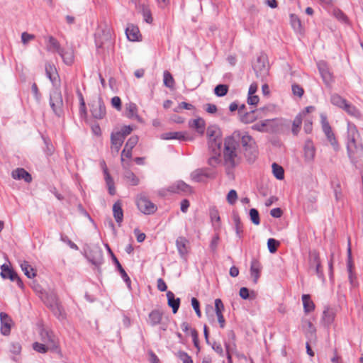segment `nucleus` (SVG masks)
<instances>
[{
    "mask_svg": "<svg viewBox=\"0 0 363 363\" xmlns=\"http://www.w3.org/2000/svg\"><path fill=\"white\" fill-rule=\"evenodd\" d=\"M21 268L24 272V274L29 279L33 278L36 276L35 271L32 266L27 261H23L21 263Z\"/></svg>",
    "mask_w": 363,
    "mask_h": 363,
    "instance_id": "7c9ffc66",
    "label": "nucleus"
},
{
    "mask_svg": "<svg viewBox=\"0 0 363 363\" xmlns=\"http://www.w3.org/2000/svg\"><path fill=\"white\" fill-rule=\"evenodd\" d=\"M303 152L305 160L307 162H313L315 158V149L311 140L306 141Z\"/></svg>",
    "mask_w": 363,
    "mask_h": 363,
    "instance_id": "a211bd4d",
    "label": "nucleus"
},
{
    "mask_svg": "<svg viewBox=\"0 0 363 363\" xmlns=\"http://www.w3.org/2000/svg\"><path fill=\"white\" fill-rule=\"evenodd\" d=\"M178 357L183 363H193L191 357L185 352L179 351Z\"/></svg>",
    "mask_w": 363,
    "mask_h": 363,
    "instance_id": "69168bd1",
    "label": "nucleus"
},
{
    "mask_svg": "<svg viewBox=\"0 0 363 363\" xmlns=\"http://www.w3.org/2000/svg\"><path fill=\"white\" fill-rule=\"evenodd\" d=\"M302 120H303V118H301V114L297 115L296 116V118H294V120L293 121L292 130H291L292 133L294 135H298L300 128H301V123H302Z\"/></svg>",
    "mask_w": 363,
    "mask_h": 363,
    "instance_id": "09e8293b",
    "label": "nucleus"
},
{
    "mask_svg": "<svg viewBox=\"0 0 363 363\" xmlns=\"http://www.w3.org/2000/svg\"><path fill=\"white\" fill-rule=\"evenodd\" d=\"M190 177L191 180L195 182H203L206 179L214 178L215 174L207 168H201L192 172Z\"/></svg>",
    "mask_w": 363,
    "mask_h": 363,
    "instance_id": "1a4fd4ad",
    "label": "nucleus"
},
{
    "mask_svg": "<svg viewBox=\"0 0 363 363\" xmlns=\"http://www.w3.org/2000/svg\"><path fill=\"white\" fill-rule=\"evenodd\" d=\"M31 91L34 96L35 101L40 103L41 101V94L39 91L38 87L35 83H33L31 86Z\"/></svg>",
    "mask_w": 363,
    "mask_h": 363,
    "instance_id": "338daca9",
    "label": "nucleus"
},
{
    "mask_svg": "<svg viewBox=\"0 0 363 363\" xmlns=\"http://www.w3.org/2000/svg\"><path fill=\"white\" fill-rule=\"evenodd\" d=\"M147 323L152 327L160 325V330L165 331L167 324L163 321V312L160 309L152 310L148 315Z\"/></svg>",
    "mask_w": 363,
    "mask_h": 363,
    "instance_id": "423d86ee",
    "label": "nucleus"
},
{
    "mask_svg": "<svg viewBox=\"0 0 363 363\" xmlns=\"http://www.w3.org/2000/svg\"><path fill=\"white\" fill-rule=\"evenodd\" d=\"M272 167L274 176L277 179H283L284 177V170L283 167L275 162L272 164Z\"/></svg>",
    "mask_w": 363,
    "mask_h": 363,
    "instance_id": "c03bdc74",
    "label": "nucleus"
},
{
    "mask_svg": "<svg viewBox=\"0 0 363 363\" xmlns=\"http://www.w3.org/2000/svg\"><path fill=\"white\" fill-rule=\"evenodd\" d=\"M33 348L35 351L42 354L46 353L48 351L45 343H40L38 342L33 344Z\"/></svg>",
    "mask_w": 363,
    "mask_h": 363,
    "instance_id": "e2e57ef3",
    "label": "nucleus"
},
{
    "mask_svg": "<svg viewBox=\"0 0 363 363\" xmlns=\"http://www.w3.org/2000/svg\"><path fill=\"white\" fill-rule=\"evenodd\" d=\"M1 276L3 279H9L11 281H16L19 287H23V282L12 269L9 268L8 265L4 264L1 266Z\"/></svg>",
    "mask_w": 363,
    "mask_h": 363,
    "instance_id": "9b49d317",
    "label": "nucleus"
},
{
    "mask_svg": "<svg viewBox=\"0 0 363 363\" xmlns=\"http://www.w3.org/2000/svg\"><path fill=\"white\" fill-rule=\"evenodd\" d=\"M269 123V120L266 119L259 123L254 124L251 128L252 130L261 133H269L268 126Z\"/></svg>",
    "mask_w": 363,
    "mask_h": 363,
    "instance_id": "79ce46f5",
    "label": "nucleus"
},
{
    "mask_svg": "<svg viewBox=\"0 0 363 363\" xmlns=\"http://www.w3.org/2000/svg\"><path fill=\"white\" fill-rule=\"evenodd\" d=\"M350 116L359 118L361 117L360 111L352 104L347 101L346 105L342 108Z\"/></svg>",
    "mask_w": 363,
    "mask_h": 363,
    "instance_id": "2f4dec72",
    "label": "nucleus"
},
{
    "mask_svg": "<svg viewBox=\"0 0 363 363\" xmlns=\"http://www.w3.org/2000/svg\"><path fill=\"white\" fill-rule=\"evenodd\" d=\"M205 125V121L201 118H198L189 121V126L195 129L200 134H203Z\"/></svg>",
    "mask_w": 363,
    "mask_h": 363,
    "instance_id": "5701e85b",
    "label": "nucleus"
},
{
    "mask_svg": "<svg viewBox=\"0 0 363 363\" xmlns=\"http://www.w3.org/2000/svg\"><path fill=\"white\" fill-rule=\"evenodd\" d=\"M228 86L226 84H218L214 89V93L216 96L221 97L227 94Z\"/></svg>",
    "mask_w": 363,
    "mask_h": 363,
    "instance_id": "864d4df0",
    "label": "nucleus"
},
{
    "mask_svg": "<svg viewBox=\"0 0 363 363\" xmlns=\"http://www.w3.org/2000/svg\"><path fill=\"white\" fill-rule=\"evenodd\" d=\"M311 268H314L318 277L323 281L325 280L323 272L321 269L320 258L318 254H313L310 259Z\"/></svg>",
    "mask_w": 363,
    "mask_h": 363,
    "instance_id": "6ab92c4d",
    "label": "nucleus"
},
{
    "mask_svg": "<svg viewBox=\"0 0 363 363\" xmlns=\"http://www.w3.org/2000/svg\"><path fill=\"white\" fill-rule=\"evenodd\" d=\"M304 326L307 327L306 331V335L308 338H312L315 337V332L316 329L313 325V323L309 321L306 320L304 322Z\"/></svg>",
    "mask_w": 363,
    "mask_h": 363,
    "instance_id": "de8ad7c7",
    "label": "nucleus"
},
{
    "mask_svg": "<svg viewBox=\"0 0 363 363\" xmlns=\"http://www.w3.org/2000/svg\"><path fill=\"white\" fill-rule=\"evenodd\" d=\"M302 301L303 305L304 311L306 313L311 312L315 308L313 302L311 300L310 295L303 294L302 296Z\"/></svg>",
    "mask_w": 363,
    "mask_h": 363,
    "instance_id": "58836bf2",
    "label": "nucleus"
},
{
    "mask_svg": "<svg viewBox=\"0 0 363 363\" xmlns=\"http://www.w3.org/2000/svg\"><path fill=\"white\" fill-rule=\"evenodd\" d=\"M104 179L106 181V184L108 187V193L112 196L115 195L116 188L114 186L113 179H112L111 176L110 174L106 175L104 177Z\"/></svg>",
    "mask_w": 363,
    "mask_h": 363,
    "instance_id": "603ef678",
    "label": "nucleus"
},
{
    "mask_svg": "<svg viewBox=\"0 0 363 363\" xmlns=\"http://www.w3.org/2000/svg\"><path fill=\"white\" fill-rule=\"evenodd\" d=\"M238 199V194L235 190L232 189L230 190L228 195H227V201L228 202L233 205L236 202V200Z\"/></svg>",
    "mask_w": 363,
    "mask_h": 363,
    "instance_id": "774afa93",
    "label": "nucleus"
},
{
    "mask_svg": "<svg viewBox=\"0 0 363 363\" xmlns=\"http://www.w3.org/2000/svg\"><path fill=\"white\" fill-rule=\"evenodd\" d=\"M333 15L341 22L347 23L348 21L347 16L340 9L335 8L333 10Z\"/></svg>",
    "mask_w": 363,
    "mask_h": 363,
    "instance_id": "6e6d98bb",
    "label": "nucleus"
},
{
    "mask_svg": "<svg viewBox=\"0 0 363 363\" xmlns=\"http://www.w3.org/2000/svg\"><path fill=\"white\" fill-rule=\"evenodd\" d=\"M43 340L48 351L60 353V350L58 343L52 333L43 331L41 333Z\"/></svg>",
    "mask_w": 363,
    "mask_h": 363,
    "instance_id": "9d476101",
    "label": "nucleus"
},
{
    "mask_svg": "<svg viewBox=\"0 0 363 363\" xmlns=\"http://www.w3.org/2000/svg\"><path fill=\"white\" fill-rule=\"evenodd\" d=\"M239 295L242 299H254L255 298V293L252 291L250 293L249 289L246 287H242L240 289Z\"/></svg>",
    "mask_w": 363,
    "mask_h": 363,
    "instance_id": "3c124183",
    "label": "nucleus"
},
{
    "mask_svg": "<svg viewBox=\"0 0 363 363\" xmlns=\"http://www.w3.org/2000/svg\"><path fill=\"white\" fill-rule=\"evenodd\" d=\"M138 142L137 135L131 136L126 142L124 149L121 152V161H124V157L130 158L132 157V150Z\"/></svg>",
    "mask_w": 363,
    "mask_h": 363,
    "instance_id": "4468645a",
    "label": "nucleus"
},
{
    "mask_svg": "<svg viewBox=\"0 0 363 363\" xmlns=\"http://www.w3.org/2000/svg\"><path fill=\"white\" fill-rule=\"evenodd\" d=\"M167 191L174 194H190L192 191L191 187L183 181H177L169 186Z\"/></svg>",
    "mask_w": 363,
    "mask_h": 363,
    "instance_id": "f8f14e48",
    "label": "nucleus"
},
{
    "mask_svg": "<svg viewBox=\"0 0 363 363\" xmlns=\"http://www.w3.org/2000/svg\"><path fill=\"white\" fill-rule=\"evenodd\" d=\"M49 104L53 113L57 116L61 117L63 115V99L59 86H55L51 90Z\"/></svg>",
    "mask_w": 363,
    "mask_h": 363,
    "instance_id": "20e7f679",
    "label": "nucleus"
},
{
    "mask_svg": "<svg viewBox=\"0 0 363 363\" xmlns=\"http://www.w3.org/2000/svg\"><path fill=\"white\" fill-rule=\"evenodd\" d=\"M220 162V154H213L208 160V164L212 167H216Z\"/></svg>",
    "mask_w": 363,
    "mask_h": 363,
    "instance_id": "13d9d810",
    "label": "nucleus"
},
{
    "mask_svg": "<svg viewBox=\"0 0 363 363\" xmlns=\"http://www.w3.org/2000/svg\"><path fill=\"white\" fill-rule=\"evenodd\" d=\"M125 177L130 182L131 185L136 186L139 184V179L133 172H127Z\"/></svg>",
    "mask_w": 363,
    "mask_h": 363,
    "instance_id": "680f3d73",
    "label": "nucleus"
},
{
    "mask_svg": "<svg viewBox=\"0 0 363 363\" xmlns=\"http://www.w3.org/2000/svg\"><path fill=\"white\" fill-rule=\"evenodd\" d=\"M240 121L245 124L251 123L257 120V116L256 115V111L252 110L248 112H245L241 116H240Z\"/></svg>",
    "mask_w": 363,
    "mask_h": 363,
    "instance_id": "473e14b6",
    "label": "nucleus"
},
{
    "mask_svg": "<svg viewBox=\"0 0 363 363\" xmlns=\"http://www.w3.org/2000/svg\"><path fill=\"white\" fill-rule=\"evenodd\" d=\"M347 100L337 94H333L330 96V102L335 106L342 108L346 105Z\"/></svg>",
    "mask_w": 363,
    "mask_h": 363,
    "instance_id": "ea45409f",
    "label": "nucleus"
},
{
    "mask_svg": "<svg viewBox=\"0 0 363 363\" xmlns=\"http://www.w3.org/2000/svg\"><path fill=\"white\" fill-rule=\"evenodd\" d=\"M221 140L220 138L208 140V148L213 154H220Z\"/></svg>",
    "mask_w": 363,
    "mask_h": 363,
    "instance_id": "c9c22d12",
    "label": "nucleus"
},
{
    "mask_svg": "<svg viewBox=\"0 0 363 363\" xmlns=\"http://www.w3.org/2000/svg\"><path fill=\"white\" fill-rule=\"evenodd\" d=\"M167 298L169 306L172 308L173 313H176L179 308L180 299L175 298L174 293L170 291L167 293Z\"/></svg>",
    "mask_w": 363,
    "mask_h": 363,
    "instance_id": "b1692460",
    "label": "nucleus"
},
{
    "mask_svg": "<svg viewBox=\"0 0 363 363\" xmlns=\"http://www.w3.org/2000/svg\"><path fill=\"white\" fill-rule=\"evenodd\" d=\"M163 82L165 86L168 88H173L174 86V79L171 74V73L168 71H164L163 74Z\"/></svg>",
    "mask_w": 363,
    "mask_h": 363,
    "instance_id": "8fccbe9b",
    "label": "nucleus"
},
{
    "mask_svg": "<svg viewBox=\"0 0 363 363\" xmlns=\"http://www.w3.org/2000/svg\"><path fill=\"white\" fill-rule=\"evenodd\" d=\"M331 186L333 189L334 196L337 202H339L342 200L343 194L342 192V188L340 183L338 180L332 181Z\"/></svg>",
    "mask_w": 363,
    "mask_h": 363,
    "instance_id": "c756f323",
    "label": "nucleus"
},
{
    "mask_svg": "<svg viewBox=\"0 0 363 363\" xmlns=\"http://www.w3.org/2000/svg\"><path fill=\"white\" fill-rule=\"evenodd\" d=\"M47 50L50 52H57L62 50L59 42L52 36H50L48 38V44L47 45Z\"/></svg>",
    "mask_w": 363,
    "mask_h": 363,
    "instance_id": "72a5a7b5",
    "label": "nucleus"
},
{
    "mask_svg": "<svg viewBox=\"0 0 363 363\" xmlns=\"http://www.w3.org/2000/svg\"><path fill=\"white\" fill-rule=\"evenodd\" d=\"M269 123L268 126L269 133H275L279 130L280 127L282 126L283 122L281 119H269Z\"/></svg>",
    "mask_w": 363,
    "mask_h": 363,
    "instance_id": "37998d69",
    "label": "nucleus"
},
{
    "mask_svg": "<svg viewBox=\"0 0 363 363\" xmlns=\"http://www.w3.org/2000/svg\"><path fill=\"white\" fill-rule=\"evenodd\" d=\"M49 307L55 315L58 318H63L64 313L62 312V307L57 303V300L55 296H52V302L50 303Z\"/></svg>",
    "mask_w": 363,
    "mask_h": 363,
    "instance_id": "a878e982",
    "label": "nucleus"
},
{
    "mask_svg": "<svg viewBox=\"0 0 363 363\" xmlns=\"http://www.w3.org/2000/svg\"><path fill=\"white\" fill-rule=\"evenodd\" d=\"M290 22L291 24V26L296 31H300L301 29V23L298 17V16L295 14H291L290 15Z\"/></svg>",
    "mask_w": 363,
    "mask_h": 363,
    "instance_id": "5fc2aeb1",
    "label": "nucleus"
},
{
    "mask_svg": "<svg viewBox=\"0 0 363 363\" xmlns=\"http://www.w3.org/2000/svg\"><path fill=\"white\" fill-rule=\"evenodd\" d=\"M238 133L230 135L225 138L224 143L223 159L224 165L228 174L232 173V170L237 167L240 161L241 157L238 154V144L234 138H238Z\"/></svg>",
    "mask_w": 363,
    "mask_h": 363,
    "instance_id": "f03ea898",
    "label": "nucleus"
},
{
    "mask_svg": "<svg viewBox=\"0 0 363 363\" xmlns=\"http://www.w3.org/2000/svg\"><path fill=\"white\" fill-rule=\"evenodd\" d=\"M260 270H261V264L260 262L256 259H252L251 261L250 266V274L252 277L253 278L254 284H257L260 276Z\"/></svg>",
    "mask_w": 363,
    "mask_h": 363,
    "instance_id": "aec40b11",
    "label": "nucleus"
},
{
    "mask_svg": "<svg viewBox=\"0 0 363 363\" xmlns=\"http://www.w3.org/2000/svg\"><path fill=\"white\" fill-rule=\"evenodd\" d=\"M89 260L96 267L101 266L104 260L102 251L99 250L95 252V255H90L89 256Z\"/></svg>",
    "mask_w": 363,
    "mask_h": 363,
    "instance_id": "e433bc0d",
    "label": "nucleus"
},
{
    "mask_svg": "<svg viewBox=\"0 0 363 363\" xmlns=\"http://www.w3.org/2000/svg\"><path fill=\"white\" fill-rule=\"evenodd\" d=\"M347 269L349 274V280L350 284L354 286V279L355 276L354 275L352 272V268H353V262L352 259V250H351V242L350 239H348V243H347Z\"/></svg>",
    "mask_w": 363,
    "mask_h": 363,
    "instance_id": "dca6fc26",
    "label": "nucleus"
},
{
    "mask_svg": "<svg viewBox=\"0 0 363 363\" xmlns=\"http://www.w3.org/2000/svg\"><path fill=\"white\" fill-rule=\"evenodd\" d=\"M207 135L208 137V140L220 138V137L218 135V130L215 126H211V127L208 128Z\"/></svg>",
    "mask_w": 363,
    "mask_h": 363,
    "instance_id": "052dcab7",
    "label": "nucleus"
},
{
    "mask_svg": "<svg viewBox=\"0 0 363 363\" xmlns=\"http://www.w3.org/2000/svg\"><path fill=\"white\" fill-rule=\"evenodd\" d=\"M91 113L96 119H102L106 116V106L101 98L94 100L91 104Z\"/></svg>",
    "mask_w": 363,
    "mask_h": 363,
    "instance_id": "6e6552de",
    "label": "nucleus"
},
{
    "mask_svg": "<svg viewBox=\"0 0 363 363\" xmlns=\"http://www.w3.org/2000/svg\"><path fill=\"white\" fill-rule=\"evenodd\" d=\"M136 204L138 209L144 214H152L157 211V206L144 194L137 196Z\"/></svg>",
    "mask_w": 363,
    "mask_h": 363,
    "instance_id": "39448f33",
    "label": "nucleus"
},
{
    "mask_svg": "<svg viewBox=\"0 0 363 363\" xmlns=\"http://www.w3.org/2000/svg\"><path fill=\"white\" fill-rule=\"evenodd\" d=\"M235 133H238V138H234L235 141L238 144L239 147L240 143H241L242 147L245 149V156L250 163H252L257 158V150L254 146L252 138L247 133H242L240 130H235L231 135H234Z\"/></svg>",
    "mask_w": 363,
    "mask_h": 363,
    "instance_id": "7ed1b4c3",
    "label": "nucleus"
},
{
    "mask_svg": "<svg viewBox=\"0 0 363 363\" xmlns=\"http://www.w3.org/2000/svg\"><path fill=\"white\" fill-rule=\"evenodd\" d=\"M253 69L257 77L262 79L265 77L269 72V65L266 57L263 55L258 57L253 65Z\"/></svg>",
    "mask_w": 363,
    "mask_h": 363,
    "instance_id": "0eeeda50",
    "label": "nucleus"
},
{
    "mask_svg": "<svg viewBox=\"0 0 363 363\" xmlns=\"http://www.w3.org/2000/svg\"><path fill=\"white\" fill-rule=\"evenodd\" d=\"M138 9L143 16L144 21L147 23H151L153 19L150 8L145 4H142L139 6Z\"/></svg>",
    "mask_w": 363,
    "mask_h": 363,
    "instance_id": "f704fd0d",
    "label": "nucleus"
},
{
    "mask_svg": "<svg viewBox=\"0 0 363 363\" xmlns=\"http://www.w3.org/2000/svg\"><path fill=\"white\" fill-rule=\"evenodd\" d=\"M188 242V240L184 237H179L176 240L177 250L182 257L188 252L186 247Z\"/></svg>",
    "mask_w": 363,
    "mask_h": 363,
    "instance_id": "bb28decb",
    "label": "nucleus"
},
{
    "mask_svg": "<svg viewBox=\"0 0 363 363\" xmlns=\"http://www.w3.org/2000/svg\"><path fill=\"white\" fill-rule=\"evenodd\" d=\"M250 220L256 225H259L260 223V218H259V214L257 209L255 208H251L250 210L249 213Z\"/></svg>",
    "mask_w": 363,
    "mask_h": 363,
    "instance_id": "4d7b16f0",
    "label": "nucleus"
},
{
    "mask_svg": "<svg viewBox=\"0 0 363 363\" xmlns=\"http://www.w3.org/2000/svg\"><path fill=\"white\" fill-rule=\"evenodd\" d=\"M124 140L125 138L118 131L111 133V141L112 145H122Z\"/></svg>",
    "mask_w": 363,
    "mask_h": 363,
    "instance_id": "49530a36",
    "label": "nucleus"
},
{
    "mask_svg": "<svg viewBox=\"0 0 363 363\" xmlns=\"http://www.w3.org/2000/svg\"><path fill=\"white\" fill-rule=\"evenodd\" d=\"M113 217L119 225L122 223L123 219V211L121 201H116L113 206Z\"/></svg>",
    "mask_w": 363,
    "mask_h": 363,
    "instance_id": "393cba45",
    "label": "nucleus"
},
{
    "mask_svg": "<svg viewBox=\"0 0 363 363\" xmlns=\"http://www.w3.org/2000/svg\"><path fill=\"white\" fill-rule=\"evenodd\" d=\"M127 38L130 41H137L140 35V31L138 27L130 25L125 30Z\"/></svg>",
    "mask_w": 363,
    "mask_h": 363,
    "instance_id": "cd10ccee",
    "label": "nucleus"
},
{
    "mask_svg": "<svg viewBox=\"0 0 363 363\" xmlns=\"http://www.w3.org/2000/svg\"><path fill=\"white\" fill-rule=\"evenodd\" d=\"M317 65L323 82L326 85H330L333 82V74L330 72L327 63L324 61H320Z\"/></svg>",
    "mask_w": 363,
    "mask_h": 363,
    "instance_id": "ddd939ff",
    "label": "nucleus"
},
{
    "mask_svg": "<svg viewBox=\"0 0 363 363\" xmlns=\"http://www.w3.org/2000/svg\"><path fill=\"white\" fill-rule=\"evenodd\" d=\"M58 54L60 55L63 62L66 65H71L74 62V51L72 48H62V50L60 51Z\"/></svg>",
    "mask_w": 363,
    "mask_h": 363,
    "instance_id": "412c9836",
    "label": "nucleus"
},
{
    "mask_svg": "<svg viewBox=\"0 0 363 363\" xmlns=\"http://www.w3.org/2000/svg\"><path fill=\"white\" fill-rule=\"evenodd\" d=\"M12 177L15 179H23L26 182H30L31 175L23 168H17L12 172Z\"/></svg>",
    "mask_w": 363,
    "mask_h": 363,
    "instance_id": "4be33fe9",
    "label": "nucleus"
},
{
    "mask_svg": "<svg viewBox=\"0 0 363 363\" xmlns=\"http://www.w3.org/2000/svg\"><path fill=\"white\" fill-rule=\"evenodd\" d=\"M106 246L108 252L111 254L112 259H113V262L115 263L117 269L119 271V272H120V274L121 275V277L123 278L124 281L126 283L127 286L128 287H130V286L131 281H130L128 275L127 274V273L125 272V271L124 270V269L123 268V267L120 264V262L118 260L117 257L112 252V251H111V248L109 247V246L108 245H106Z\"/></svg>",
    "mask_w": 363,
    "mask_h": 363,
    "instance_id": "f3484780",
    "label": "nucleus"
},
{
    "mask_svg": "<svg viewBox=\"0 0 363 363\" xmlns=\"http://www.w3.org/2000/svg\"><path fill=\"white\" fill-rule=\"evenodd\" d=\"M45 72L48 78L51 81V82L53 84H55L57 77V74L56 73L55 67L50 64H46Z\"/></svg>",
    "mask_w": 363,
    "mask_h": 363,
    "instance_id": "4c0bfd02",
    "label": "nucleus"
},
{
    "mask_svg": "<svg viewBox=\"0 0 363 363\" xmlns=\"http://www.w3.org/2000/svg\"><path fill=\"white\" fill-rule=\"evenodd\" d=\"M347 150L349 157L352 162H357L363 157V144L356 125L347 123Z\"/></svg>",
    "mask_w": 363,
    "mask_h": 363,
    "instance_id": "f257e3e1",
    "label": "nucleus"
},
{
    "mask_svg": "<svg viewBox=\"0 0 363 363\" xmlns=\"http://www.w3.org/2000/svg\"><path fill=\"white\" fill-rule=\"evenodd\" d=\"M1 333L3 335H9L11 333L12 320L9 315L4 312L0 313Z\"/></svg>",
    "mask_w": 363,
    "mask_h": 363,
    "instance_id": "2eb2a0df",
    "label": "nucleus"
},
{
    "mask_svg": "<svg viewBox=\"0 0 363 363\" xmlns=\"http://www.w3.org/2000/svg\"><path fill=\"white\" fill-rule=\"evenodd\" d=\"M224 311V305L222 301L220 298H216L215 300V311L216 315H222L223 311Z\"/></svg>",
    "mask_w": 363,
    "mask_h": 363,
    "instance_id": "0e129e2a",
    "label": "nucleus"
},
{
    "mask_svg": "<svg viewBox=\"0 0 363 363\" xmlns=\"http://www.w3.org/2000/svg\"><path fill=\"white\" fill-rule=\"evenodd\" d=\"M335 319V313L327 308L324 310L323 313L322 320L324 323V325L327 327H329L334 321Z\"/></svg>",
    "mask_w": 363,
    "mask_h": 363,
    "instance_id": "c85d7f7f",
    "label": "nucleus"
},
{
    "mask_svg": "<svg viewBox=\"0 0 363 363\" xmlns=\"http://www.w3.org/2000/svg\"><path fill=\"white\" fill-rule=\"evenodd\" d=\"M162 138L164 140H173V139H178V140H186V138L184 136V133H183V132L165 133L162 135Z\"/></svg>",
    "mask_w": 363,
    "mask_h": 363,
    "instance_id": "a19ab883",
    "label": "nucleus"
},
{
    "mask_svg": "<svg viewBox=\"0 0 363 363\" xmlns=\"http://www.w3.org/2000/svg\"><path fill=\"white\" fill-rule=\"evenodd\" d=\"M279 242L274 238H269L267 240L268 250L271 253H274L277 250Z\"/></svg>",
    "mask_w": 363,
    "mask_h": 363,
    "instance_id": "bf43d9fd",
    "label": "nucleus"
},
{
    "mask_svg": "<svg viewBox=\"0 0 363 363\" xmlns=\"http://www.w3.org/2000/svg\"><path fill=\"white\" fill-rule=\"evenodd\" d=\"M137 106L134 103H130L126 106L127 111V117L129 118H138L139 116L137 114Z\"/></svg>",
    "mask_w": 363,
    "mask_h": 363,
    "instance_id": "a18cd8bd",
    "label": "nucleus"
}]
</instances>
